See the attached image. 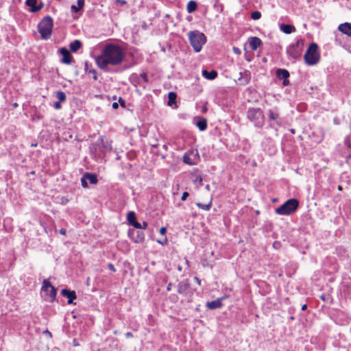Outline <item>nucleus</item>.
<instances>
[{"instance_id": "1", "label": "nucleus", "mask_w": 351, "mask_h": 351, "mask_svg": "<svg viewBox=\"0 0 351 351\" xmlns=\"http://www.w3.org/2000/svg\"><path fill=\"white\" fill-rule=\"evenodd\" d=\"M125 58L123 49L118 45L108 43L101 54L95 58L97 65L102 70L107 71L108 66L121 64Z\"/></svg>"}, {"instance_id": "2", "label": "nucleus", "mask_w": 351, "mask_h": 351, "mask_svg": "<svg viewBox=\"0 0 351 351\" xmlns=\"http://www.w3.org/2000/svg\"><path fill=\"white\" fill-rule=\"evenodd\" d=\"M112 149V141L103 135L99 136L97 141L91 143L88 147L91 158L97 162H102L107 153Z\"/></svg>"}, {"instance_id": "3", "label": "nucleus", "mask_w": 351, "mask_h": 351, "mask_svg": "<svg viewBox=\"0 0 351 351\" xmlns=\"http://www.w3.org/2000/svg\"><path fill=\"white\" fill-rule=\"evenodd\" d=\"M53 26V20L51 16L49 15L43 17L38 23L37 26L38 32L43 40H48L50 38L52 34Z\"/></svg>"}, {"instance_id": "4", "label": "nucleus", "mask_w": 351, "mask_h": 351, "mask_svg": "<svg viewBox=\"0 0 351 351\" xmlns=\"http://www.w3.org/2000/svg\"><path fill=\"white\" fill-rule=\"evenodd\" d=\"M190 44L195 52H199L206 42V36L199 31H191L189 33Z\"/></svg>"}, {"instance_id": "5", "label": "nucleus", "mask_w": 351, "mask_h": 351, "mask_svg": "<svg viewBox=\"0 0 351 351\" xmlns=\"http://www.w3.org/2000/svg\"><path fill=\"white\" fill-rule=\"evenodd\" d=\"M299 206L297 199L291 198L276 209V213L280 215H290L293 214Z\"/></svg>"}, {"instance_id": "6", "label": "nucleus", "mask_w": 351, "mask_h": 351, "mask_svg": "<svg viewBox=\"0 0 351 351\" xmlns=\"http://www.w3.org/2000/svg\"><path fill=\"white\" fill-rule=\"evenodd\" d=\"M320 59V54L318 51V45L312 43L308 46L305 54L304 61L306 64L313 66L318 63Z\"/></svg>"}, {"instance_id": "7", "label": "nucleus", "mask_w": 351, "mask_h": 351, "mask_svg": "<svg viewBox=\"0 0 351 351\" xmlns=\"http://www.w3.org/2000/svg\"><path fill=\"white\" fill-rule=\"evenodd\" d=\"M247 119L254 123V125L261 128L265 123V115L259 108H249L247 111Z\"/></svg>"}, {"instance_id": "8", "label": "nucleus", "mask_w": 351, "mask_h": 351, "mask_svg": "<svg viewBox=\"0 0 351 351\" xmlns=\"http://www.w3.org/2000/svg\"><path fill=\"white\" fill-rule=\"evenodd\" d=\"M41 291L45 293V295L48 298H45V300H48L50 302H53L56 300L57 289L51 285L49 279L43 280Z\"/></svg>"}, {"instance_id": "9", "label": "nucleus", "mask_w": 351, "mask_h": 351, "mask_svg": "<svg viewBox=\"0 0 351 351\" xmlns=\"http://www.w3.org/2000/svg\"><path fill=\"white\" fill-rule=\"evenodd\" d=\"M303 44L302 40H298L291 45L287 49L288 56L293 60L298 58L301 55Z\"/></svg>"}, {"instance_id": "10", "label": "nucleus", "mask_w": 351, "mask_h": 351, "mask_svg": "<svg viewBox=\"0 0 351 351\" xmlns=\"http://www.w3.org/2000/svg\"><path fill=\"white\" fill-rule=\"evenodd\" d=\"M199 159V154L197 149L189 150L183 156V162L189 165H195Z\"/></svg>"}, {"instance_id": "11", "label": "nucleus", "mask_w": 351, "mask_h": 351, "mask_svg": "<svg viewBox=\"0 0 351 351\" xmlns=\"http://www.w3.org/2000/svg\"><path fill=\"white\" fill-rule=\"evenodd\" d=\"M128 235L129 238L136 243H143L145 240V234L140 230L129 229Z\"/></svg>"}, {"instance_id": "12", "label": "nucleus", "mask_w": 351, "mask_h": 351, "mask_svg": "<svg viewBox=\"0 0 351 351\" xmlns=\"http://www.w3.org/2000/svg\"><path fill=\"white\" fill-rule=\"evenodd\" d=\"M190 288V283L188 279L180 281L178 285V293L179 294L186 295Z\"/></svg>"}, {"instance_id": "13", "label": "nucleus", "mask_w": 351, "mask_h": 351, "mask_svg": "<svg viewBox=\"0 0 351 351\" xmlns=\"http://www.w3.org/2000/svg\"><path fill=\"white\" fill-rule=\"evenodd\" d=\"M61 295L67 298V303L69 304H73V300L77 298L76 293L75 291H71L67 289H63L61 291Z\"/></svg>"}, {"instance_id": "14", "label": "nucleus", "mask_w": 351, "mask_h": 351, "mask_svg": "<svg viewBox=\"0 0 351 351\" xmlns=\"http://www.w3.org/2000/svg\"><path fill=\"white\" fill-rule=\"evenodd\" d=\"M59 51L60 53L62 56L61 60L62 62L66 64H71L73 60V57L69 50L65 47H62L59 50Z\"/></svg>"}, {"instance_id": "15", "label": "nucleus", "mask_w": 351, "mask_h": 351, "mask_svg": "<svg viewBox=\"0 0 351 351\" xmlns=\"http://www.w3.org/2000/svg\"><path fill=\"white\" fill-rule=\"evenodd\" d=\"M225 297H222L220 298H217L215 300H213L211 302H207L206 304V306L210 310L219 308L223 306L222 300Z\"/></svg>"}, {"instance_id": "16", "label": "nucleus", "mask_w": 351, "mask_h": 351, "mask_svg": "<svg viewBox=\"0 0 351 351\" xmlns=\"http://www.w3.org/2000/svg\"><path fill=\"white\" fill-rule=\"evenodd\" d=\"M251 80V73L249 71L245 70L240 73V77L238 79L241 85L247 84Z\"/></svg>"}, {"instance_id": "17", "label": "nucleus", "mask_w": 351, "mask_h": 351, "mask_svg": "<svg viewBox=\"0 0 351 351\" xmlns=\"http://www.w3.org/2000/svg\"><path fill=\"white\" fill-rule=\"evenodd\" d=\"M248 43L250 45V47L252 51H255L261 46L262 44L261 40L256 36H252L249 38Z\"/></svg>"}, {"instance_id": "18", "label": "nucleus", "mask_w": 351, "mask_h": 351, "mask_svg": "<svg viewBox=\"0 0 351 351\" xmlns=\"http://www.w3.org/2000/svg\"><path fill=\"white\" fill-rule=\"evenodd\" d=\"M338 29L343 34L351 36V23H344L339 25Z\"/></svg>"}, {"instance_id": "19", "label": "nucleus", "mask_w": 351, "mask_h": 351, "mask_svg": "<svg viewBox=\"0 0 351 351\" xmlns=\"http://www.w3.org/2000/svg\"><path fill=\"white\" fill-rule=\"evenodd\" d=\"M280 31L287 34L295 32L296 30L295 27L293 25L285 23H282L280 25Z\"/></svg>"}, {"instance_id": "20", "label": "nucleus", "mask_w": 351, "mask_h": 351, "mask_svg": "<svg viewBox=\"0 0 351 351\" xmlns=\"http://www.w3.org/2000/svg\"><path fill=\"white\" fill-rule=\"evenodd\" d=\"M268 116L270 120L276 121L280 117V112L277 107L268 110Z\"/></svg>"}, {"instance_id": "21", "label": "nucleus", "mask_w": 351, "mask_h": 351, "mask_svg": "<svg viewBox=\"0 0 351 351\" xmlns=\"http://www.w3.org/2000/svg\"><path fill=\"white\" fill-rule=\"evenodd\" d=\"M202 75L207 80H214L217 77V72L215 70H203L202 71Z\"/></svg>"}, {"instance_id": "22", "label": "nucleus", "mask_w": 351, "mask_h": 351, "mask_svg": "<svg viewBox=\"0 0 351 351\" xmlns=\"http://www.w3.org/2000/svg\"><path fill=\"white\" fill-rule=\"evenodd\" d=\"M84 71L86 73L93 74V79L96 81L97 80V72L95 69H92L88 62L85 63Z\"/></svg>"}, {"instance_id": "23", "label": "nucleus", "mask_w": 351, "mask_h": 351, "mask_svg": "<svg viewBox=\"0 0 351 351\" xmlns=\"http://www.w3.org/2000/svg\"><path fill=\"white\" fill-rule=\"evenodd\" d=\"M289 72L287 69H278L276 71V76L280 80H286V78H289Z\"/></svg>"}, {"instance_id": "24", "label": "nucleus", "mask_w": 351, "mask_h": 351, "mask_svg": "<svg viewBox=\"0 0 351 351\" xmlns=\"http://www.w3.org/2000/svg\"><path fill=\"white\" fill-rule=\"evenodd\" d=\"M196 126L200 131H204L207 128V121L204 117H199L196 122Z\"/></svg>"}, {"instance_id": "25", "label": "nucleus", "mask_w": 351, "mask_h": 351, "mask_svg": "<svg viewBox=\"0 0 351 351\" xmlns=\"http://www.w3.org/2000/svg\"><path fill=\"white\" fill-rule=\"evenodd\" d=\"M84 178L89 181V182L92 184H96L98 182L97 176L95 173H86L84 175Z\"/></svg>"}, {"instance_id": "26", "label": "nucleus", "mask_w": 351, "mask_h": 351, "mask_svg": "<svg viewBox=\"0 0 351 351\" xmlns=\"http://www.w3.org/2000/svg\"><path fill=\"white\" fill-rule=\"evenodd\" d=\"M82 47V44L80 40H75L70 44V49L72 52H76Z\"/></svg>"}, {"instance_id": "27", "label": "nucleus", "mask_w": 351, "mask_h": 351, "mask_svg": "<svg viewBox=\"0 0 351 351\" xmlns=\"http://www.w3.org/2000/svg\"><path fill=\"white\" fill-rule=\"evenodd\" d=\"M197 8V3L195 1L191 0L189 1L186 5V10L189 13L194 12Z\"/></svg>"}, {"instance_id": "28", "label": "nucleus", "mask_w": 351, "mask_h": 351, "mask_svg": "<svg viewBox=\"0 0 351 351\" xmlns=\"http://www.w3.org/2000/svg\"><path fill=\"white\" fill-rule=\"evenodd\" d=\"M127 220L129 223L130 225H132V223L136 221V214L133 211H130L128 213L127 215Z\"/></svg>"}, {"instance_id": "29", "label": "nucleus", "mask_w": 351, "mask_h": 351, "mask_svg": "<svg viewBox=\"0 0 351 351\" xmlns=\"http://www.w3.org/2000/svg\"><path fill=\"white\" fill-rule=\"evenodd\" d=\"M56 96L59 101L64 102L65 101L66 97L64 92L62 90H58L56 92Z\"/></svg>"}, {"instance_id": "30", "label": "nucleus", "mask_w": 351, "mask_h": 351, "mask_svg": "<svg viewBox=\"0 0 351 351\" xmlns=\"http://www.w3.org/2000/svg\"><path fill=\"white\" fill-rule=\"evenodd\" d=\"M130 81L136 86V84H141V77L138 75L137 74H132L130 76Z\"/></svg>"}, {"instance_id": "31", "label": "nucleus", "mask_w": 351, "mask_h": 351, "mask_svg": "<svg viewBox=\"0 0 351 351\" xmlns=\"http://www.w3.org/2000/svg\"><path fill=\"white\" fill-rule=\"evenodd\" d=\"M212 202H210L208 204H204L199 202L196 203V206L204 210H209L211 208Z\"/></svg>"}, {"instance_id": "32", "label": "nucleus", "mask_w": 351, "mask_h": 351, "mask_svg": "<svg viewBox=\"0 0 351 351\" xmlns=\"http://www.w3.org/2000/svg\"><path fill=\"white\" fill-rule=\"evenodd\" d=\"M168 95H169L168 105L171 106L172 104L175 103V101L176 99V94L173 92H169Z\"/></svg>"}, {"instance_id": "33", "label": "nucleus", "mask_w": 351, "mask_h": 351, "mask_svg": "<svg viewBox=\"0 0 351 351\" xmlns=\"http://www.w3.org/2000/svg\"><path fill=\"white\" fill-rule=\"evenodd\" d=\"M44 6V3L43 1H40L39 4H36V7L34 8H29V11L32 13H36L38 11H40Z\"/></svg>"}, {"instance_id": "34", "label": "nucleus", "mask_w": 351, "mask_h": 351, "mask_svg": "<svg viewBox=\"0 0 351 351\" xmlns=\"http://www.w3.org/2000/svg\"><path fill=\"white\" fill-rule=\"evenodd\" d=\"M250 17L253 20H258L261 17V13L259 11H254L251 13Z\"/></svg>"}, {"instance_id": "35", "label": "nucleus", "mask_w": 351, "mask_h": 351, "mask_svg": "<svg viewBox=\"0 0 351 351\" xmlns=\"http://www.w3.org/2000/svg\"><path fill=\"white\" fill-rule=\"evenodd\" d=\"M37 0H26L25 5L30 8L36 7Z\"/></svg>"}, {"instance_id": "36", "label": "nucleus", "mask_w": 351, "mask_h": 351, "mask_svg": "<svg viewBox=\"0 0 351 351\" xmlns=\"http://www.w3.org/2000/svg\"><path fill=\"white\" fill-rule=\"evenodd\" d=\"M139 77H141V81L143 80L145 83L148 82V81H149L148 76H147V74L146 73H141L139 75Z\"/></svg>"}, {"instance_id": "37", "label": "nucleus", "mask_w": 351, "mask_h": 351, "mask_svg": "<svg viewBox=\"0 0 351 351\" xmlns=\"http://www.w3.org/2000/svg\"><path fill=\"white\" fill-rule=\"evenodd\" d=\"M81 184H82V187H84V188H88V187L87 180L86 178H84V176L81 178Z\"/></svg>"}, {"instance_id": "38", "label": "nucleus", "mask_w": 351, "mask_h": 351, "mask_svg": "<svg viewBox=\"0 0 351 351\" xmlns=\"http://www.w3.org/2000/svg\"><path fill=\"white\" fill-rule=\"evenodd\" d=\"M132 226L135 228L136 230L141 229V224L138 222L137 220L135 221Z\"/></svg>"}, {"instance_id": "39", "label": "nucleus", "mask_w": 351, "mask_h": 351, "mask_svg": "<svg viewBox=\"0 0 351 351\" xmlns=\"http://www.w3.org/2000/svg\"><path fill=\"white\" fill-rule=\"evenodd\" d=\"M84 2L85 1L84 0H77V7L82 10L83 9L84 6Z\"/></svg>"}, {"instance_id": "40", "label": "nucleus", "mask_w": 351, "mask_h": 351, "mask_svg": "<svg viewBox=\"0 0 351 351\" xmlns=\"http://www.w3.org/2000/svg\"><path fill=\"white\" fill-rule=\"evenodd\" d=\"M71 10L72 12H75L76 13V12H78L80 10V9L77 6H76L75 5H72L71 6Z\"/></svg>"}, {"instance_id": "41", "label": "nucleus", "mask_w": 351, "mask_h": 351, "mask_svg": "<svg viewBox=\"0 0 351 351\" xmlns=\"http://www.w3.org/2000/svg\"><path fill=\"white\" fill-rule=\"evenodd\" d=\"M169 299L171 301L176 302L178 301V298L176 294H171L169 296Z\"/></svg>"}, {"instance_id": "42", "label": "nucleus", "mask_w": 351, "mask_h": 351, "mask_svg": "<svg viewBox=\"0 0 351 351\" xmlns=\"http://www.w3.org/2000/svg\"><path fill=\"white\" fill-rule=\"evenodd\" d=\"M61 103L60 101H58L54 103L53 104V107L56 110H59L62 108V105H61Z\"/></svg>"}, {"instance_id": "43", "label": "nucleus", "mask_w": 351, "mask_h": 351, "mask_svg": "<svg viewBox=\"0 0 351 351\" xmlns=\"http://www.w3.org/2000/svg\"><path fill=\"white\" fill-rule=\"evenodd\" d=\"M189 194L188 192L185 191L182 193V195L181 197V200L182 201H185L186 199V198L189 197Z\"/></svg>"}, {"instance_id": "44", "label": "nucleus", "mask_w": 351, "mask_h": 351, "mask_svg": "<svg viewBox=\"0 0 351 351\" xmlns=\"http://www.w3.org/2000/svg\"><path fill=\"white\" fill-rule=\"evenodd\" d=\"M119 103L121 105V106L125 108V101L122 97H119Z\"/></svg>"}, {"instance_id": "45", "label": "nucleus", "mask_w": 351, "mask_h": 351, "mask_svg": "<svg viewBox=\"0 0 351 351\" xmlns=\"http://www.w3.org/2000/svg\"><path fill=\"white\" fill-rule=\"evenodd\" d=\"M232 50H233L234 53L235 54H237V55H239V54H241V49H239L238 47H233V49H232Z\"/></svg>"}, {"instance_id": "46", "label": "nucleus", "mask_w": 351, "mask_h": 351, "mask_svg": "<svg viewBox=\"0 0 351 351\" xmlns=\"http://www.w3.org/2000/svg\"><path fill=\"white\" fill-rule=\"evenodd\" d=\"M159 232L162 235H165L167 232V228L165 227H162L160 229Z\"/></svg>"}, {"instance_id": "47", "label": "nucleus", "mask_w": 351, "mask_h": 351, "mask_svg": "<svg viewBox=\"0 0 351 351\" xmlns=\"http://www.w3.org/2000/svg\"><path fill=\"white\" fill-rule=\"evenodd\" d=\"M108 268L113 272L116 271L114 266L111 263L108 265Z\"/></svg>"}, {"instance_id": "48", "label": "nucleus", "mask_w": 351, "mask_h": 351, "mask_svg": "<svg viewBox=\"0 0 351 351\" xmlns=\"http://www.w3.org/2000/svg\"><path fill=\"white\" fill-rule=\"evenodd\" d=\"M125 337L129 339L134 337L133 334L131 332H127L125 335Z\"/></svg>"}, {"instance_id": "49", "label": "nucleus", "mask_w": 351, "mask_h": 351, "mask_svg": "<svg viewBox=\"0 0 351 351\" xmlns=\"http://www.w3.org/2000/svg\"><path fill=\"white\" fill-rule=\"evenodd\" d=\"M194 182H198L201 183L202 182V177L201 176H197Z\"/></svg>"}, {"instance_id": "50", "label": "nucleus", "mask_w": 351, "mask_h": 351, "mask_svg": "<svg viewBox=\"0 0 351 351\" xmlns=\"http://www.w3.org/2000/svg\"><path fill=\"white\" fill-rule=\"evenodd\" d=\"M172 286H173V284L171 282H169L168 285H167V291H170L172 289Z\"/></svg>"}, {"instance_id": "51", "label": "nucleus", "mask_w": 351, "mask_h": 351, "mask_svg": "<svg viewBox=\"0 0 351 351\" xmlns=\"http://www.w3.org/2000/svg\"><path fill=\"white\" fill-rule=\"evenodd\" d=\"M282 84L284 86H288L289 84V81L288 78H286V80H283Z\"/></svg>"}, {"instance_id": "52", "label": "nucleus", "mask_w": 351, "mask_h": 351, "mask_svg": "<svg viewBox=\"0 0 351 351\" xmlns=\"http://www.w3.org/2000/svg\"><path fill=\"white\" fill-rule=\"evenodd\" d=\"M148 226L147 222L143 221V224L141 225V229H146Z\"/></svg>"}, {"instance_id": "53", "label": "nucleus", "mask_w": 351, "mask_h": 351, "mask_svg": "<svg viewBox=\"0 0 351 351\" xmlns=\"http://www.w3.org/2000/svg\"><path fill=\"white\" fill-rule=\"evenodd\" d=\"M158 242L162 245H164L167 243V239L165 237L163 241L158 240Z\"/></svg>"}, {"instance_id": "54", "label": "nucleus", "mask_w": 351, "mask_h": 351, "mask_svg": "<svg viewBox=\"0 0 351 351\" xmlns=\"http://www.w3.org/2000/svg\"><path fill=\"white\" fill-rule=\"evenodd\" d=\"M112 107L114 109H117L119 108V104L117 102H114L112 104Z\"/></svg>"}, {"instance_id": "55", "label": "nucleus", "mask_w": 351, "mask_h": 351, "mask_svg": "<svg viewBox=\"0 0 351 351\" xmlns=\"http://www.w3.org/2000/svg\"><path fill=\"white\" fill-rule=\"evenodd\" d=\"M194 280H195V282H196L199 285H201V280H200L198 277H197V276L194 277Z\"/></svg>"}, {"instance_id": "56", "label": "nucleus", "mask_w": 351, "mask_h": 351, "mask_svg": "<svg viewBox=\"0 0 351 351\" xmlns=\"http://www.w3.org/2000/svg\"><path fill=\"white\" fill-rule=\"evenodd\" d=\"M117 3H119L121 5H125L127 3L125 0H116Z\"/></svg>"}, {"instance_id": "57", "label": "nucleus", "mask_w": 351, "mask_h": 351, "mask_svg": "<svg viewBox=\"0 0 351 351\" xmlns=\"http://www.w3.org/2000/svg\"><path fill=\"white\" fill-rule=\"evenodd\" d=\"M68 201H69L68 199L63 197L62 203L64 204H66L68 202Z\"/></svg>"}, {"instance_id": "58", "label": "nucleus", "mask_w": 351, "mask_h": 351, "mask_svg": "<svg viewBox=\"0 0 351 351\" xmlns=\"http://www.w3.org/2000/svg\"><path fill=\"white\" fill-rule=\"evenodd\" d=\"M60 233L62 234H66V230L64 229H61L60 230Z\"/></svg>"}, {"instance_id": "59", "label": "nucleus", "mask_w": 351, "mask_h": 351, "mask_svg": "<svg viewBox=\"0 0 351 351\" xmlns=\"http://www.w3.org/2000/svg\"><path fill=\"white\" fill-rule=\"evenodd\" d=\"M306 308H307V305L306 304H303L302 306V311H305Z\"/></svg>"}, {"instance_id": "60", "label": "nucleus", "mask_w": 351, "mask_h": 351, "mask_svg": "<svg viewBox=\"0 0 351 351\" xmlns=\"http://www.w3.org/2000/svg\"><path fill=\"white\" fill-rule=\"evenodd\" d=\"M45 332L47 333V335H49L50 337H51V333L49 330H45Z\"/></svg>"}, {"instance_id": "61", "label": "nucleus", "mask_w": 351, "mask_h": 351, "mask_svg": "<svg viewBox=\"0 0 351 351\" xmlns=\"http://www.w3.org/2000/svg\"><path fill=\"white\" fill-rule=\"evenodd\" d=\"M73 345H74L75 346H78V343H77V341H76V340H75V339H74V340H73Z\"/></svg>"}, {"instance_id": "62", "label": "nucleus", "mask_w": 351, "mask_h": 351, "mask_svg": "<svg viewBox=\"0 0 351 351\" xmlns=\"http://www.w3.org/2000/svg\"><path fill=\"white\" fill-rule=\"evenodd\" d=\"M206 190H208V191H209V190H210V186H209L208 184H207V185L206 186Z\"/></svg>"}, {"instance_id": "63", "label": "nucleus", "mask_w": 351, "mask_h": 351, "mask_svg": "<svg viewBox=\"0 0 351 351\" xmlns=\"http://www.w3.org/2000/svg\"><path fill=\"white\" fill-rule=\"evenodd\" d=\"M163 148L167 150V145H163Z\"/></svg>"}, {"instance_id": "64", "label": "nucleus", "mask_w": 351, "mask_h": 351, "mask_svg": "<svg viewBox=\"0 0 351 351\" xmlns=\"http://www.w3.org/2000/svg\"><path fill=\"white\" fill-rule=\"evenodd\" d=\"M320 298H321L322 300H325V297H324V295H322V296L320 297Z\"/></svg>"}]
</instances>
